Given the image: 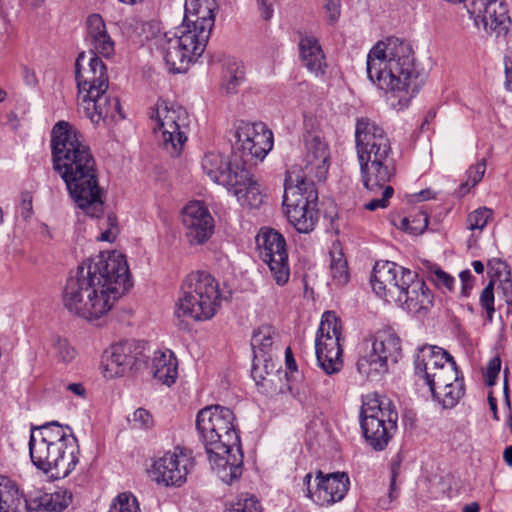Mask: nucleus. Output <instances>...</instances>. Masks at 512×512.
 <instances>
[{"label": "nucleus", "mask_w": 512, "mask_h": 512, "mask_svg": "<svg viewBox=\"0 0 512 512\" xmlns=\"http://www.w3.org/2000/svg\"><path fill=\"white\" fill-rule=\"evenodd\" d=\"M131 286L125 256L101 252L83 262L62 290V304L73 316L87 321L106 315Z\"/></svg>", "instance_id": "nucleus-1"}, {"label": "nucleus", "mask_w": 512, "mask_h": 512, "mask_svg": "<svg viewBox=\"0 0 512 512\" xmlns=\"http://www.w3.org/2000/svg\"><path fill=\"white\" fill-rule=\"evenodd\" d=\"M53 168L64 181L76 207L90 217L103 212L101 188L95 159L82 135L68 122L52 130Z\"/></svg>", "instance_id": "nucleus-2"}, {"label": "nucleus", "mask_w": 512, "mask_h": 512, "mask_svg": "<svg viewBox=\"0 0 512 512\" xmlns=\"http://www.w3.org/2000/svg\"><path fill=\"white\" fill-rule=\"evenodd\" d=\"M366 66L369 80L387 94L394 109L408 107L418 92V72L408 43L398 38L377 42L367 55Z\"/></svg>", "instance_id": "nucleus-3"}, {"label": "nucleus", "mask_w": 512, "mask_h": 512, "mask_svg": "<svg viewBox=\"0 0 512 512\" xmlns=\"http://www.w3.org/2000/svg\"><path fill=\"white\" fill-rule=\"evenodd\" d=\"M234 422L233 411L220 405L201 409L196 418V428L211 468L226 484L242 475L243 455Z\"/></svg>", "instance_id": "nucleus-4"}, {"label": "nucleus", "mask_w": 512, "mask_h": 512, "mask_svg": "<svg viewBox=\"0 0 512 512\" xmlns=\"http://www.w3.org/2000/svg\"><path fill=\"white\" fill-rule=\"evenodd\" d=\"M29 453L33 465L54 479L67 477L79 461L76 438L57 422L31 429Z\"/></svg>", "instance_id": "nucleus-5"}, {"label": "nucleus", "mask_w": 512, "mask_h": 512, "mask_svg": "<svg viewBox=\"0 0 512 512\" xmlns=\"http://www.w3.org/2000/svg\"><path fill=\"white\" fill-rule=\"evenodd\" d=\"M355 139L363 185L378 190L395 174L390 140L383 128L367 118L358 120Z\"/></svg>", "instance_id": "nucleus-6"}, {"label": "nucleus", "mask_w": 512, "mask_h": 512, "mask_svg": "<svg viewBox=\"0 0 512 512\" xmlns=\"http://www.w3.org/2000/svg\"><path fill=\"white\" fill-rule=\"evenodd\" d=\"M75 78L78 104L93 124L113 119L120 112L118 99L107 94V68L99 57L79 54L75 63Z\"/></svg>", "instance_id": "nucleus-7"}, {"label": "nucleus", "mask_w": 512, "mask_h": 512, "mask_svg": "<svg viewBox=\"0 0 512 512\" xmlns=\"http://www.w3.org/2000/svg\"><path fill=\"white\" fill-rule=\"evenodd\" d=\"M203 173L214 183L223 185L241 206L259 207L264 199L260 185L249 170L229 161L218 152H208L201 161Z\"/></svg>", "instance_id": "nucleus-8"}, {"label": "nucleus", "mask_w": 512, "mask_h": 512, "mask_svg": "<svg viewBox=\"0 0 512 512\" xmlns=\"http://www.w3.org/2000/svg\"><path fill=\"white\" fill-rule=\"evenodd\" d=\"M220 298L218 282L211 274L204 271L191 272L183 281L175 315L195 321L209 320L220 307Z\"/></svg>", "instance_id": "nucleus-9"}, {"label": "nucleus", "mask_w": 512, "mask_h": 512, "mask_svg": "<svg viewBox=\"0 0 512 512\" xmlns=\"http://www.w3.org/2000/svg\"><path fill=\"white\" fill-rule=\"evenodd\" d=\"M398 414L391 402L377 393H369L363 398L360 425L364 437L374 450H383L389 443L397 427Z\"/></svg>", "instance_id": "nucleus-10"}, {"label": "nucleus", "mask_w": 512, "mask_h": 512, "mask_svg": "<svg viewBox=\"0 0 512 512\" xmlns=\"http://www.w3.org/2000/svg\"><path fill=\"white\" fill-rule=\"evenodd\" d=\"M158 141L172 156H178L188 139L190 117L187 110L174 103L159 99L149 111Z\"/></svg>", "instance_id": "nucleus-11"}, {"label": "nucleus", "mask_w": 512, "mask_h": 512, "mask_svg": "<svg viewBox=\"0 0 512 512\" xmlns=\"http://www.w3.org/2000/svg\"><path fill=\"white\" fill-rule=\"evenodd\" d=\"M318 193L315 185L300 179L286 177L283 205L289 222L299 233H310L319 220Z\"/></svg>", "instance_id": "nucleus-12"}, {"label": "nucleus", "mask_w": 512, "mask_h": 512, "mask_svg": "<svg viewBox=\"0 0 512 512\" xmlns=\"http://www.w3.org/2000/svg\"><path fill=\"white\" fill-rule=\"evenodd\" d=\"M207 40L178 26L174 31L166 32L156 38V47L161 53L165 65L171 73H184L204 52Z\"/></svg>", "instance_id": "nucleus-13"}, {"label": "nucleus", "mask_w": 512, "mask_h": 512, "mask_svg": "<svg viewBox=\"0 0 512 512\" xmlns=\"http://www.w3.org/2000/svg\"><path fill=\"white\" fill-rule=\"evenodd\" d=\"M402 357L401 339L391 329L378 331L372 342L364 343L356 363L358 373L368 379L377 380Z\"/></svg>", "instance_id": "nucleus-14"}, {"label": "nucleus", "mask_w": 512, "mask_h": 512, "mask_svg": "<svg viewBox=\"0 0 512 512\" xmlns=\"http://www.w3.org/2000/svg\"><path fill=\"white\" fill-rule=\"evenodd\" d=\"M342 325L335 312L322 315L315 338V353L319 366L327 375L338 373L343 367L340 344Z\"/></svg>", "instance_id": "nucleus-15"}, {"label": "nucleus", "mask_w": 512, "mask_h": 512, "mask_svg": "<svg viewBox=\"0 0 512 512\" xmlns=\"http://www.w3.org/2000/svg\"><path fill=\"white\" fill-rule=\"evenodd\" d=\"M234 156L247 169L262 161L273 147V134L263 123L240 121L235 130Z\"/></svg>", "instance_id": "nucleus-16"}, {"label": "nucleus", "mask_w": 512, "mask_h": 512, "mask_svg": "<svg viewBox=\"0 0 512 512\" xmlns=\"http://www.w3.org/2000/svg\"><path fill=\"white\" fill-rule=\"evenodd\" d=\"M305 151L299 169L301 174L296 171L288 172L292 174L293 179L315 182H323L328 174L330 165V150L327 142L320 132L307 131L304 134Z\"/></svg>", "instance_id": "nucleus-17"}, {"label": "nucleus", "mask_w": 512, "mask_h": 512, "mask_svg": "<svg viewBox=\"0 0 512 512\" xmlns=\"http://www.w3.org/2000/svg\"><path fill=\"white\" fill-rule=\"evenodd\" d=\"M195 465L191 451L175 447L158 457L152 465L154 481L165 487H181Z\"/></svg>", "instance_id": "nucleus-18"}, {"label": "nucleus", "mask_w": 512, "mask_h": 512, "mask_svg": "<svg viewBox=\"0 0 512 512\" xmlns=\"http://www.w3.org/2000/svg\"><path fill=\"white\" fill-rule=\"evenodd\" d=\"M259 257L265 262L278 285L290 277L288 253L284 237L274 229L262 228L256 236Z\"/></svg>", "instance_id": "nucleus-19"}, {"label": "nucleus", "mask_w": 512, "mask_h": 512, "mask_svg": "<svg viewBox=\"0 0 512 512\" xmlns=\"http://www.w3.org/2000/svg\"><path fill=\"white\" fill-rule=\"evenodd\" d=\"M143 350V345L135 340H125L111 345L102 357L105 377H120L132 369H138L145 361Z\"/></svg>", "instance_id": "nucleus-20"}, {"label": "nucleus", "mask_w": 512, "mask_h": 512, "mask_svg": "<svg viewBox=\"0 0 512 512\" xmlns=\"http://www.w3.org/2000/svg\"><path fill=\"white\" fill-rule=\"evenodd\" d=\"M312 474L307 473L303 478V485L306 489V496L320 506H329L341 501L349 488V477L344 472H336L323 475L317 472L315 489L311 488Z\"/></svg>", "instance_id": "nucleus-21"}, {"label": "nucleus", "mask_w": 512, "mask_h": 512, "mask_svg": "<svg viewBox=\"0 0 512 512\" xmlns=\"http://www.w3.org/2000/svg\"><path fill=\"white\" fill-rule=\"evenodd\" d=\"M407 271L394 262H377L371 277L373 291L387 303L395 304L396 301H400L402 288L407 280Z\"/></svg>", "instance_id": "nucleus-22"}, {"label": "nucleus", "mask_w": 512, "mask_h": 512, "mask_svg": "<svg viewBox=\"0 0 512 512\" xmlns=\"http://www.w3.org/2000/svg\"><path fill=\"white\" fill-rule=\"evenodd\" d=\"M182 224L188 242L201 245L208 241L214 231V219L201 201H190L182 209Z\"/></svg>", "instance_id": "nucleus-23"}, {"label": "nucleus", "mask_w": 512, "mask_h": 512, "mask_svg": "<svg viewBox=\"0 0 512 512\" xmlns=\"http://www.w3.org/2000/svg\"><path fill=\"white\" fill-rule=\"evenodd\" d=\"M215 0H185L184 19L180 25L208 41L215 22Z\"/></svg>", "instance_id": "nucleus-24"}, {"label": "nucleus", "mask_w": 512, "mask_h": 512, "mask_svg": "<svg viewBox=\"0 0 512 512\" xmlns=\"http://www.w3.org/2000/svg\"><path fill=\"white\" fill-rule=\"evenodd\" d=\"M434 296L426 283L417 275L407 271L406 284L402 288L400 301L396 305L409 313L427 312L433 306Z\"/></svg>", "instance_id": "nucleus-25"}, {"label": "nucleus", "mask_w": 512, "mask_h": 512, "mask_svg": "<svg viewBox=\"0 0 512 512\" xmlns=\"http://www.w3.org/2000/svg\"><path fill=\"white\" fill-rule=\"evenodd\" d=\"M86 41L90 54L97 57L111 58L115 54V42L110 36L106 23L100 14L89 15L85 22Z\"/></svg>", "instance_id": "nucleus-26"}, {"label": "nucleus", "mask_w": 512, "mask_h": 512, "mask_svg": "<svg viewBox=\"0 0 512 512\" xmlns=\"http://www.w3.org/2000/svg\"><path fill=\"white\" fill-rule=\"evenodd\" d=\"M431 393L443 408H453L457 405L465 394V385L463 377H459L456 364L447 371L445 379L432 389Z\"/></svg>", "instance_id": "nucleus-27"}, {"label": "nucleus", "mask_w": 512, "mask_h": 512, "mask_svg": "<svg viewBox=\"0 0 512 512\" xmlns=\"http://www.w3.org/2000/svg\"><path fill=\"white\" fill-rule=\"evenodd\" d=\"M301 64L315 76L324 75L327 63L319 40L313 35H304L298 43Z\"/></svg>", "instance_id": "nucleus-28"}, {"label": "nucleus", "mask_w": 512, "mask_h": 512, "mask_svg": "<svg viewBox=\"0 0 512 512\" xmlns=\"http://www.w3.org/2000/svg\"><path fill=\"white\" fill-rule=\"evenodd\" d=\"M452 358L446 350L438 346L424 345L419 347L414 358L415 374L425 380L428 374L433 373L439 366Z\"/></svg>", "instance_id": "nucleus-29"}, {"label": "nucleus", "mask_w": 512, "mask_h": 512, "mask_svg": "<svg viewBox=\"0 0 512 512\" xmlns=\"http://www.w3.org/2000/svg\"><path fill=\"white\" fill-rule=\"evenodd\" d=\"M482 20L487 31L497 36L505 33L510 23L506 4L499 0H488L484 5Z\"/></svg>", "instance_id": "nucleus-30"}, {"label": "nucleus", "mask_w": 512, "mask_h": 512, "mask_svg": "<svg viewBox=\"0 0 512 512\" xmlns=\"http://www.w3.org/2000/svg\"><path fill=\"white\" fill-rule=\"evenodd\" d=\"M153 377L162 384L170 386L177 377V359L170 350L154 352L151 362Z\"/></svg>", "instance_id": "nucleus-31"}, {"label": "nucleus", "mask_w": 512, "mask_h": 512, "mask_svg": "<svg viewBox=\"0 0 512 512\" xmlns=\"http://www.w3.org/2000/svg\"><path fill=\"white\" fill-rule=\"evenodd\" d=\"M27 504L15 485L0 476V512H27Z\"/></svg>", "instance_id": "nucleus-32"}, {"label": "nucleus", "mask_w": 512, "mask_h": 512, "mask_svg": "<svg viewBox=\"0 0 512 512\" xmlns=\"http://www.w3.org/2000/svg\"><path fill=\"white\" fill-rule=\"evenodd\" d=\"M277 333L270 325H262L253 332L251 346L256 359L265 354H273Z\"/></svg>", "instance_id": "nucleus-33"}, {"label": "nucleus", "mask_w": 512, "mask_h": 512, "mask_svg": "<svg viewBox=\"0 0 512 512\" xmlns=\"http://www.w3.org/2000/svg\"><path fill=\"white\" fill-rule=\"evenodd\" d=\"M245 68L240 62H229L223 72L221 90L226 95H234L238 92V88L245 81Z\"/></svg>", "instance_id": "nucleus-34"}, {"label": "nucleus", "mask_w": 512, "mask_h": 512, "mask_svg": "<svg viewBox=\"0 0 512 512\" xmlns=\"http://www.w3.org/2000/svg\"><path fill=\"white\" fill-rule=\"evenodd\" d=\"M48 352L55 361L62 364L72 362L77 355L76 349L70 342L59 335L51 337V345Z\"/></svg>", "instance_id": "nucleus-35"}, {"label": "nucleus", "mask_w": 512, "mask_h": 512, "mask_svg": "<svg viewBox=\"0 0 512 512\" xmlns=\"http://www.w3.org/2000/svg\"><path fill=\"white\" fill-rule=\"evenodd\" d=\"M72 501V494L67 489H58L53 493L45 494L39 499L40 505L49 512H62Z\"/></svg>", "instance_id": "nucleus-36"}, {"label": "nucleus", "mask_w": 512, "mask_h": 512, "mask_svg": "<svg viewBox=\"0 0 512 512\" xmlns=\"http://www.w3.org/2000/svg\"><path fill=\"white\" fill-rule=\"evenodd\" d=\"M330 277L336 286L345 285L350 278L347 261L341 251L331 252Z\"/></svg>", "instance_id": "nucleus-37"}, {"label": "nucleus", "mask_w": 512, "mask_h": 512, "mask_svg": "<svg viewBox=\"0 0 512 512\" xmlns=\"http://www.w3.org/2000/svg\"><path fill=\"white\" fill-rule=\"evenodd\" d=\"M428 223V214L425 211H419L413 216L402 218L400 228L412 235H419L427 229Z\"/></svg>", "instance_id": "nucleus-38"}, {"label": "nucleus", "mask_w": 512, "mask_h": 512, "mask_svg": "<svg viewBox=\"0 0 512 512\" xmlns=\"http://www.w3.org/2000/svg\"><path fill=\"white\" fill-rule=\"evenodd\" d=\"M108 512H141V510L134 495L122 492L112 500Z\"/></svg>", "instance_id": "nucleus-39"}, {"label": "nucleus", "mask_w": 512, "mask_h": 512, "mask_svg": "<svg viewBox=\"0 0 512 512\" xmlns=\"http://www.w3.org/2000/svg\"><path fill=\"white\" fill-rule=\"evenodd\" d=\"M367 190L374 195V197L365 204V208L370 211L386 208L389 204V199L394 193V190L392 186L389 185V183H385L378 190Z\"/></svg>", "instance_id": "nucleus-40"}, {"label": "nucleus", "mask_w": 512, "mask_h": 512, "mask_svg": "<svg viewBox=\"0 0 512 512\" xmlns=\"http://www.w3.org/2000/svg\"><path fill=\"white\" fill-rule=\"evenodd\" d=\"M486 171L485 159L480 160L475 165L470 166L467 171V179L460 185L459 193L467 194L471 188L477 185L483 178Z\"/></svg>", "instance_id": "nucleus-41"}, {"label": "nucleus", "mask_w": 512, "mask_h": 512, "mask_svg": "<svg viewBox=\"0 0 512 512\" xmlns=\"http://www.w3.org/2000/svg\"><path fill=\"white\" fill-rule=\"evenodd\" d=\"M493 211L487 207H480L471 212L467 217V228L471 231H482L492 218Z\"/></svg>", "instance_id": "nucleus-42"}, {"label": "nucleus", "mask_w": 512, "mask_h": 512, "mask_svg": "<svg viewBox=\"0 0 512 512\" xmlns=\"http://www.w3.org/2000/svg\"><path fill=\"white\" fill-rule=\"evenodd\" d=\"M261 367L265 370L266 374H269L274 370L275 365L273 363V354H265V356H260V359H256L254 357L252 365V376L257 382L258 379H264V376L261 373Z\"/></svg>", "instance_id": "nucleus-43"}, {"label": "nucleus", "mask_w": 512, "mask_h": 512, "mask_svg": "<svg viewBox=\"0 0 512 512\" xmlns=\"http://www.w3.org/2000/svg\"><path fill=\"white\" fill-rule=\"evenodd\" d=\"M128 421L132 428L135 429H147L152 427L153 425V417L143 408H138L133 412V414L128 418Z\"/></svg>", "instance_id": "nucleus-44"}, {"label": "nucleus", "mask_w": 512, "mask_h": 512, "mask_svg": "<svg viewBox=\"0 0 512 512\" xmlns=\"http://www.w3.org/2000/svg\"><path fill=\"white\" fill-rule=\"evenodd\" d=\"M455 365L454 359H450L445 364H442L438 367L437 370L433 371V373L428 374V377L424 380L426 385L429 387L430 391L432 389H435L438 384L445 379L447 376V371L451 370L453 366Z\"/></svg>", "instance_id": "nucleus-45"}, {"label": "nucleus", "mask_w": 512, "mask_h": 512, "mask_svg": "<svg viewBox=\"0 0 512 512\" xmlns=\"http://www.w3.org/2000/svg\"><path fill=\"white\" fill-rule=\"evenodd\" d=\"M225 512H261V506L253 496L241 497Z\"/></svg>", "instance_id": "nucleus-46"}, {"label": "nucleus", "mask_w": 512, "mask_h": 512, "mask_svg": "<svg viewBox=\"0 0 512 512\" xmlns=\"http://www.w3.org/2000/svg\"><path fill=\"white\" fill-rule=\"evenodd\" d=\"M430 278L438 287H444L448 291H452L455 279L441 268L437 266L432 267Z\"/></svg>", "instance_id": "nucleus-47"}, {"label": "nucleus", "mask_w": 512, "mask_h": 512, "mask_svg": "<svg viewBox=\"0 0 512 512\" xmlns=\"http://www.w3.org/2000/svg\"><path fill=\"white\" fill-rule=\"evenodd\" d=\"M326 20L329 24H335L341 15L340 0H324L323 5Z\"/></svg>", "instance_id": "nucleus-48"}, {"label": "nucleus", "mask_w": 512, "mask_h": 512, "mask_svg": "<svg viewBox=\"0 0 512 512\" xmlns=\"http://www.w3.org/2000/svg\"><path fill=\"white\" fill-rule=\"evenodd\" d=\"M488 268L492 273L491 279L495 280V283L499 279L511 276V272L508 269V265L500 259H492L488 262Z\"/></svg>", "instance_id": "nucleus-49"}, {"label": "nucleus", "mask_w": 512, "mask_h": 512, "mask_svg": "<svg viewBox=\"0 0 512 512\" xmlns=\"http://www.w3.org/2000/svg\"><path fill=\"white\" fill-rule=\"evenodd\" d=\"M107 229H105L97 239L99 241L113 242L116 239L118 228H117V219L115 215H108L105 220Z\"/></svg>", "instance_id": "nucleus-50"}, {"label": "nucleus", "mask_w": 512, "mask_h": 512, "mask_svg": "<svg viewBox=\"0 0 512 512\" xmlns=\"http://www.w3.org/2000/svg\"><path fill=\"white\" fill-rule=\"evenodd\" d=\"M501 369V359L499 356L492 358L486 368V384L493 386Z\"/></svg>", "instance_id": "nucleus-51"}, {"label": "nucleus", "mask_w": 512, "mask_h": 512, "mask_svg": "<svg viewBox=\"0 0 512 512\" xmlns=\"http://www.w3.org/2000/svg\"><path fill=\"white\" fill-rule=\"evenodd\" d=\"M495 280L491 279L488 285L482 290L480 295V303L483 308L494 307V289Z\"/></svg>", "instance_id": "nucleus-52"}, {"label": "nucleus", "mask_w": 512, "mask_h": 512, "mask_svg": "<svg viewBox=\"0 0 512 512\" xmlns=\"http://www.w3.org/2000/svg\"><path fill=\"white\" fill-rule=\"evenodd\" d=\"M499 282L498 289H500L502 298L508 305H512V279L511 276L504 277L497 280Z\"/></svg>", "instance_id": "nucleus-53"}, {"label": "nucleus", "mask_w": 512, "mask_h": 512, "mask_svg": "<svg viewBox=\"0 0 512 512\" xmlns=\"http://www.w3.org/2000/svg\"><path fill=\"white\" fill-rule=\"evenodd\" d=\"M397 497H398V490L396 488V483H394V479H391L388 497L379 499L378 506L381 509L387 510V509H389L390 504L395 499H397Z\"/></svg>", "instance_id": "nucleus-54"}, {"label": "nucleus", "mask_w": 512, "mask_h": 512, "mask_svg": "<svg viewBox=\"0 0 512 512\" xmlns=\"http://www.w3.org/2000/svg\"><path fill=\"white\" fill-rule=\"evenodd\" d=\"M20 214L24 219H28L32 214V196L29 192L22 194Z\"/></svg>", "instance_id": "nucleus-55"}, {"label": "nucleus", "mask_w": 512, "mask_h": 512, "mask_svg": "<svg viewBox=\"0 0 512 512\" xmlns=\"http://www.w3.org/2000/svg\"><path fill=\"white\" fill-rule=\"evenodd\" d=\"M459 277L462 284L461 293L467 297L472 289L473 276L469 270H464L459 274Z\"/></svg>", "instance_id": "nucleus-56"}, {"label": "nucleus", "mask_w": 512, "mask_h": 512, "mask_svg": "<svg viewBox=\"0 0 512 512\" xmlns=\"http://www.w3.org/2000/svg\"><path fill=\"white\" fill-rule=\"evenodd\" d=\"M506 86L512 92V49L505 60Z\"/></svg>", "instance_id": "nucleus-57"}, {"label": "nucleus", "mask_w": 512, "mask_h": 512, "mask_svg": "<svg viewBox=\"0 0 512 512\" xmlns=\"http://www.w3.org/2000/svg\"><path fill=\"white\" fill-rule=\"evenodd\" d=\"M23 78L27 85L35 86L37 84V77L33 70L28 67L23 68Z\"/></svg>", "instance_id": "nucleus-58"}, {"label": "nucleus", "mask_w": 512, "mask_h": 512, "mask_svg": "<svg viewBox=\"0 0 512 512\" xmlns=\"http://www.w3.org/2000/svg\"><path fill=\"white\" fill-rule=\"evenodd\" d=\"M66 389L79 397H84L85 395V388L81 383H70L66 386Z\"/></svg>", "instance_id": "nucleus-59"}, {"label": "nucleus", "mask_w": 512, "mask_h": 512, "mask_svg": "<svg viewBox=\"0 0 512 512\" xmlns=\"http://www.w3.org/2000/svg\"><path fill=\"white\" fill-rule=\"evenodd\" d=\"M416 201H426L434 198V192L431 189H425L414 195Z\"/></svg>", "instance_id": "nucleus-60"}, {"label": "nucleus", "mask_w": 512, "mask_h": 512, "mask_svg": "<svg viewBox=\"0 0 512 512\" xmlns=\"http://www.w3.org/2000/svg\"><path fill=\"white\" fill-rule=\"evenodd\" d=\"M285 358H286L287 367L290 370H296V362H295V360L293 358L291 349L289 347L285 351Z\"/></svg>", "instance_id": "nucleus-61"}, {"label": "nucleus", "mask_w": 512, "mask_h": 512, "mask_svg": "<svg viewBox=\"0 0 512 512\" xmlns=\"http://www.w3.org/2000/svg\"><path fill=\"white\" fill-rule=\"evenodd\" d=\"M258 1L261 3V5L264 6V12H263L264 18L265 19L271 18L273 10L271 8V4H267L268 0H258Z\"/></svg>", "instance_id": "nucleus-62"}, {"label": "nucleus", "mask_w": 512, "mask_h": 512, "mask_svg": "<svg viewBox=\"0 0 512 512\" xmlns=\"http://www.w3.org/2000/svg\"><path fill=\"white\" fill-rule=\"evenodd\" d=\"M503 459L507 465L512 466V445L505 448Z\"/></svg>", "instance_id": "nucleus-63"}, {"label": "nucleus", "mask_w": 512, "mask_h": 512, "mask_svg": "<svg viewBox=\"0 0 512 512\" xmlns=\"http://www.w3.org/2000/svg\"><path fill=\"white\" fill-rule=\"evenodd\" d=\"M27 512H49L47 509H44L42 505L38 502L36 506H31L27 504Z\"/></svg>", "instance_id": "nucleus-64"}]
</instances>
